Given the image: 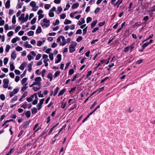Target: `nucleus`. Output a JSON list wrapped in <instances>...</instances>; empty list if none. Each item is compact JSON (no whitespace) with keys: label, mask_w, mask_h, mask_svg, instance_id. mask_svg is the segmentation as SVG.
Returning a JSON list of instances; mask_svg holds the SVG:
<instances>
[{"label":"nucleus","mask_w":155,"mask_h":155,"mask_svg":"<svg viewBox=\"0 0 155 155\" xmlns=\"http://www.w3.org/2000/svg\"><path fill=\"white\" fill-rule=\"evenodd\" d=\"M77 43L75 42H72L69 47V52L72 53L75 51V48L76 46Z\"/></svg>","instance_id":"nucleus-1"},{"label":"nucleus","mask_w":155,"mask_h":155,"mask_svg":"<svg viewBox=\"0 0 155 155\" xmlns=\"http://www.w3.org/2000/svg\"><path fill=\"white\" fill-rule=\"evenodd\" d=\"M45 100V98H43L40 100L39 103L38 104L37 106L38 110H39L41 107V105L43 103V102Z\"/></svg>","instance_id":"nucleus-2"},{"label":"nucleus","mask_w":155,"mask_h":155,"mask_svg":"<svg viewBox=\"0 0 155 155\" xmlns=\"http://www.w3.org/2000/svg\"><path fill=\"white\" fill-rule=\"evenodd\" d=\"M70 42V39H62V42L60 44V45L64 46L67 43H69Z\"/></svg>","instance_id":"nucleus-3"},{"label":"nucleus","mask_w":155,"mask_h":155,"mask_svg":"<svg viewBox=\"0 0 155 155\" xmlns=\"http://www.w3.org/2000/svg\"><path fill=\"white\" fill-rule=\"evenodd\" d=\"M61 54H58L57 55V58L58 59L55 61V63H58L61 61Z\"/></svg>","instance_id":"nucleus-4"},{"label":"nucleus","mask_w":155,"mask_h":155,"mask_svg":"<svg viewBox=\"0 0 155 155\" xmlns=\"http://www.w3.org/2000/svg\"><path fill=\"white\" fill-rule=\"evenodd\" d=\"M30 122L31 121L30 120L25 122L24 123V124L23 126V127L25 129L29 125Z\"/></svg>","instance_id":"nucleus-5"},{"label":"nucleus","mask_w":155,"mask_h":155,"mask_svg":"<svg viewBox=\"0 0 155 155\" xmlns=\"http://www.w3.org/2000/svg\"><path fill=\"white\" fill-rule=\"evenodd\" d=\"M27 64V63L25 62L22 63L20 66L19 68L21 70H23L25 67L26 66Z\"/></svg>","instance_id":"nucleus-6"},{"label":"nucleus","mask_w":155,"mask_h":155,"mask_svg":"<svg viewBox=\"0 0 155 155\" xmlns=\"http://www.w3.org/2000/svg\"><path fill=\"white\" fill-rule=\"evenodd\" d=\"M33 62L32 61L31 63L28 64V70L29 72H31L32 70V66L33 65Z\"/></svg>","instance_id":"nucleus-7"},{"label":"nucleus","mask_w":155,"mask_h":155,"mask_svg":"<svg viewBox=\"0 0 155 155\" xmlns=\"http://www.w3.org/2000/svg\"><path fill=\"white\" fill-rule=\"evenodd\" d=\"M10 0H8L7 1L5 4V7L6 8L8 9L10 8Z\"/></svg>","instance_id":"nucleus-8"},{"label":"nucleus","mask_w":155,"mask_h":155,"mask_svg":"<svg viewBox=\"0 0 155 155\" xmlns=\"http://www.w3.org/2000/svg\"><path fill=\"white\" fill-rule=\"evenodd\" d=\"M28 15L27 14L26 15L25 17H24V18L23 20H22L21 21V23H23L24 22H26L28 20Z\"/></svg>","instance_id":"nucleus-9"},{"label":"nucleus","mask_w":155,"mask_h":155,"mask_svg":"<svg viewBox=\"0 0 155 155\" xmlns=\"http://www.w3.org/2000/svg\"><path fill=\"white\" fill-rule=\"evenodd\" d=\"M15 52V51H14L12 52L11 54V57L13 59H15L16 57V54Z\"/></svg>","instance_id":"nucleus-10"},{"label":"nucleus","mask_w":155,"mask_h":155,"mask_svg":"<svg viewBox=\"0 0 155 155\" xmlns=\"http://www.w3.org/2000/svg\"><path fill=\"white\" fill-rule=\"evenodd\" d=\"M38 98L37 97V95H36L35 96V100H34L32 103V104L33 105H35L36 104L38 103Z\"/></svg>","instance_id":"nucleus-11"},{"label":"nucleus","mask_w":155,"mask_h":155,"mask_svg":"<svg viewBox=\"0 0 155 155\" xmlns=\"http://www.w3.org/2000/svg\"><path fill=\"white\" fill-rule=\"evenodd\" d=\"M24 45L26 48H31L32 47L31 45L28 44L27 41H26Z\"/></svg>","instance_id":"nucleus-12"},{"label":"nucleus","mask_w":155,"mask_h":155,"mask_svg":"<svg viewBox=\"0 0 155 155\" xmlns=\"http://www.w3.org/2000/svg\"><path fill=\"white\" fill-rule=\"evenodd\" d=\"M47 78H48L50 79V81H51L52 80L53 78V75L51 73H49L47 76Z\"/></svg>","instance_id":"nucleus-13"},{"label":"nucleus","mask_w":155,"mask_h":155,"mask_svg":"<svg viewBox=\"0 0 155 155\" xmlns=\"http://www.w3.org/2000/svg\"><path fill=\"white\" fill-rule=\"evenodd\" d=\"M10 69L11 71H12L15 69V66L14 65V63L12 62V63H10Z\"/></svg>","instance_id":"nucleus-14"},{"label":"nucleus","mask_w":155,"mask_h":155,"mask_svg":"<svg viewBox=\"0 0 155 155\" xmlns=\"http://www.w3.org/2000/svg\"><path fill=\"white\" fill-rule=\"evenodd\" d=\"M20 0H18V2L17 4V5L16 6V8H21L22 7V6L23 5V3H19Z\"/></svg>","instance_id":"nucleus-15"},{"label":"nucleus","mask_w":155,"mask_h":155,"mask_svg":"<svg viewBox=\"0 0 155 155\" xmlns=\"http://www.w3.org/2000/svg\"><path fill=\"white\" fill-rule=\"evenodd\" d=\"M41 81V78L40 77H38L36 78L35 79V81L39 83H41L40 82Z\"/></svg>","instance_id":"nucleus-16"},{"label":"nucleus","mask_w":155,"mask_h":155,"mask_svg":"<svg viewBox=\"0 0 155 155\" xmlns=\"http://www.w3.org/2000/svg\"><path fill=\"white\" fill-rule=\"evenodd\" d=\"M97 21V20L94 21L93 22L91 23V28H93L96 24Z\"/></svg>","instance_id":"nucleus-17"},{"label":"nucleus","mask_w":155,"mask_h":155,"mask_svg":"<svg viewBox=\"0 0 155 155\" xmlns=\"http://www.w3.org/2000/svg\"><path fill=\"white\" fill-rule=\"evenodd\" d=\"M80 20H81V21H78V24L79 25H81L82 24H84L85 23V20L83 18H81Z\"/></svg>","instance_id":"nucleus-18"},{"label":"nucleus","mask_w":155,"mask_h":155,"mask_svg":"<svg viewBox=\"0 0 155 155\" xmlns=\"http://www.w3.org/2000/svg\"><path fill=\"white\" fill-rule=\"evenodd\" d=\"M72 23L71 21L68 19H66L64 22V24L65 25H68L71 24Z\"/></svg>","instance_id":"nucleus-19"},{"label":"nucleus","mask_w":155,"mask_h":155,"mask_svg":"<svg viewBox=\"0 0 155 155\" xmlns=\"http://www.w3.org/2000/svg\"><path fill=\"white\" fill-rule=\"evenodd\" d=\"M25 113L26 116L27 118H29L31 116V112L30 111H27L26 112L25 111Z\"/></svg>","instance_id":"nucleus-20"},{"label":"nucleus","mask_w":155,"mask_h":155,"mask_svg":"<svg viewBox=\"0 0 155 155\" xmlns=\"http://www.w3.org/2000/svg\"><path fill=\"white\" fill-rule=\"evenodd\" d=\"M79 5V3H76L74 4L71 7L72 9H74L75 8H77V7H78Z\"/></svg>","instance_id":"nucleus-21"},{"label":"nucleus","mask_w":155,"mask_h":155,"mask_svg":"<svg viewBox=\"0 0 155 155\" xmlns=\"http://www.w3.org/2000/svg\"><path fill=\"white\" fill-rule=\"evenodd\" d=\"M66 90L65 88L64 89L62 90L58 94V96H59L60 95H63L64 93L65 92Z\"/></svg>","instance_id":"nucleus-22"},{"label":"nucleus","mask_w":155,"mask_h":155,"mask_svg":"<svg viewBox=\"0 0 155 155\" xmlns=\"http://www.w3.org/2000/svg\"><path fill=\"white\" fill-rule=\"evenodd\" d=\"M34 98V95L31 96L30 97L27 98V100L28 102H31Z\"/></svg>","instance_id":"nucleus-23"},{"label":"nucleus","mask_w":155,"mask_h":155,"mask_svg":"<svg viewBox=\"0 0 155 155\" xmlns=\"http://www.w3.org/2000/svg\"><path fill=\"white\" fill-rule=\"evenodd\" d=\"M60 73H61V72L59 71V70L55 72L54 74V78H56L58 75H59V74H60Z\"/></svg>","instance_id":"nucleus-24"},{"label":"nucleus","mask_w":155,"mask_h":155,"mask_svg":"<svg viewBox=\"0 0 155 155\" xmlns=\"http://www.w3.org/2000/svg\"><path fill=\"white\" fill-rule=\"evenodd\" d=\"M41 27L40 26H38L36 30V32L37 33H40L41 32Z\"/></svg>","instance_id":"nucleus-25"},{"label":"nucleus","mask_w":155,"mask_h":155,"mask_svg":"<svg viewBox=\"0 0 155 155\" xmlns=\"http://www.w3.org/2000/svg\"><path fill=\"white\" fill-rule=\"evenodd\" d=\"M30 4L31 6L33 7H35V6H36V2L34 1H31L30 3Z\"/></svg>","instance_id":"nucleus-26"},{"label":"nucleus","mask_w":155,"mask_h":155,"mask_svg":"<svg viewBox=\"0 0 155 155\" xmlns=\"http://www.w3.org/2000/svg\"><path fill=\"white\" fill-rule=\"evenodd\" d=\"M28 105L26 102H24V104L21 106V107L24 108L26 109L27 108V106Z\"/></svg>","instance_id":"nucleus-27"},{"label":"nucleus","mask_w":155,"mask_h":155,"mask_svg":"<svg viewBox=\"0 0 155 155\" xmlns=\"http://www.w3.org/2000/svg\"><path fill=\"white\" fill-rule=\"evenodd\" d=\"M41 87V86H38V87H33V89L35 91H37L39 89H40Z\"/></svg>","instance_id":"nucleus-28"},{"label":"nucleus","mask_w":155,"mask_h":155,"mask_svg":"<svg viewBox=\"0 0 155 155\" xmlns=\"http://www.w3.org/2000/svg\"><path fill=\"white\" fill-rule=\"evenodd\" d=\"M16 22V17L15 15H14L12 18V22L13 24H15V23Z\"/></svg>","instance_id":"nucleus-29"},{"label":"nucleus","mask_w":155,"mask_h":155,"mask_svg":"<svg viewBox=\"0 0 155 155\" xmlns=\"http://www.w3.org/2000/svg\"><path fill=\"white\" fill-rule=\"evenodd\" d=\"M31 111L32 114H35L37 112V108L34 107L32 109Z\"/></svg>","instance_id":"nucleus-30"},{"label":"nucleus","mask_w":155,"mask_h":155,"mask_svg":"<svg viewBox=\"0 0 155 155\" xmlns=\"http://www.w3.org/2000/svg\"><path fill=\"white\" fill-rule=\"evenodd\" d=\"M25 16L24 14H22L21 15V16L19 17L18 18V20L20 21H21L22 20H23L24 18V17Z\"/></svg>","instance_id":"nucleus-31"},{"label":"nucleus","mask_w":155,"mask_h":155,"mask_svg":"<svg viewBox=\"0 0 155 155\" xmlns=\"http://www.w3.org/2000/svg\"><path fill=\"white\" fill-rule=\"evenodd\" d=\"M18 97L17 96H15L14 97L13 99L11 101V103H13L14 101H15L17 100Z\"/></svg>","instance_id":"nucleus-32"},{"label":"nucleus","mask_w":155,"mask_h":155,"mask_svg":"<svg viewBox=\"0 0 155 155\" xmlns=\"http://www.w3.org/2000/svg\"><path fill=\"white\" fill-rule=\"evenodd\" d=\"M36 18H33L32 20L31 21V25L34 24L36 22Z\"/></svg>","instance_id":"nucleus-33"},{"label":"nucleus","mask_w":155,"mask_h":155,"mask_svg":"<svg viewBox=\"0 0 155 155\" xmlns=\"http://www.w3.org/2000/svg\"><path fill=\"white\" fill-rule=\"evenodd\" d=\"M34 32L33 31H30L28 33V36H30L33 35Z\"/></svg>","instance_id":"nucleus-34"},{"label":"nucleus","mask_w":155,"mask_h":155,"mask_svg":"<svg viewBox=\"0 0 155 155\" xmlns=\"http://www.w3.org/2000/svg\"><path fill=\"white\" fill-rule=\"evenodd\" d=\"M4 84H8L9 80L7 79H4L3 80Z\"/></svg>","instance_id":"nucleus-35"},{"label":"nucleus","mask_w":155,"mask_h":155,"mask_svg":"<svg viewBox=\"0 0 155 155\" xmlns=\"http://www.w3.org/2000/svg\"><path fill=\"white\" fill-rule=\"evenodd\" d=\"M62 8L61 7L59 6L57 8L58 10V14H59L62 10Z\"/></svg>","instance_id":"nucleus-36"},{"label":"nucleus","mask_w":155,"mask_h":155,"mask_svg":"<svg viewBox=\"0 0 155 155\" xmlns=\"http://www.w3.org/2000/svg\"><path fill=\"white\" fill-rule=\"evenodd\" d=\"M50 20L49 19H47V18H44L43 20V22L49 24Z\"/></svg>","instance_id":"nucleus-37"},{"label":"nucleus","mask_w":155,"mask_h":155,"mask_svg":"<svg viewBox=\"0 0 155 155\" xmlns=\"http://www.w3.org/2000/svg\"><path fill=\"white\" fill-rule=\"evenodd\" d=\"M51 7V5L50 4H46L45 5V8L47 9H48Z\"/></svg>","instance_id":"nucleus-38"},{"label":"nucleus","mask_w":155,"mask_h":155,"mask_svg":"<svg viewBox=\"0 0 155 155\" xmlns=\"http://www.w3.org/2000/svg\"><path fill=\"white\" fill-rule=\"evenodd\" d=\"M41 56V54H38L36 56L35 58V60H39Z\"/></svg>","instance_id":"nucleus-39"},{"label":"nucleus","mask_w":155,"mask_h":155,"mask_svg":"<svg viewBox=\"0 0 155 155\" xmlns=\"http://www.w3.org/2000/svg\"><path fill=\"white\" fill-rule=\"evenodd\" d=\"M15 49L17 51H19L22 50V48L21 47L18 46L16 47Z\"/></svg>","instance_id":"nucleus-40"},{"label":"nucleus","mask_w":155,"mask_h":155,"mask_svg":"<svg viewBox=\"0 0 155 155\" xmlns=\"http://www.w3.org/2000/svg\"><path fill=\"white\" fill-rule=\"evenodd\" d=\"M149 45V43H148L147 42L145 43L142 45V48H143V49H144L147 46Z\"/></svg>","instance_id":"nucleus-41"},{"label":"nucleus","mask_w":155,"mask_h":155,"mask_svg":"<svg viewBox=\"0 0 155 155\" xmlns=\"http://www.w3.org/2000/svg\"><path fill=\"white\" fill-rule=\"evenodd\" d=\"M49 58L52 61L53 60L54 57L53 53H51L49 54Z\"/></svg>","instance_id":"nucleus-42"},{"label":"nucleus","mask_w":155,"mask_h":155,"mask_svg":"<svg viewBox=\"0 0 155 155\" xmlns=\"http://www.w3.org/2000/svg\"><path fill=\"white\" fill-rule=\"evenodd\" d=\"M60 22L59 21L58 19H56L55 21V23H53V24L54 26H55L57 25H58L59 24Z\"/></svg>","instance_id":"nucleus-43"},{"label":"nucleus","mask_w":155,"mask_h":155,"mask_svg":"<svg viewBox=\"0 0 155 155\" xmlns=\"http://www.w3.org/2000/svg\"><path fill=\"white\" fill-rule=\"evenodd\" d=\"M0 98L1 99L2 101H4L5 99V97L3 94H1L0 95Z\"/></svg>","instance_id":"nucleus-44"},{"label":"nucleus","mask_w":155,"mask_h":155,"mask_svg":"<svg viewBox=\"0 0 155 155\" xmlns=\"http://www.w3.org/2000/svg\"><path fill=\"white\" fill-rule=\"evenodd\" d=\"M59 88L58 87H56L54 91V93L53 94L54 96H55L56 94L58 91V89Z\"/></svg>","instance_id":"nucleus-45"},{"label":"nucleus","mask_w":155,"mask_h":155,"mask_svg":"<svg viewBox=\"0 0 155 155\" xmlns=\"http://www.w3.org/2000/svg\"><path fill=\"white\" fill-rule=\"evenodd\" d=\"M92 18L91 17H88L87 18L86 22L87 23H88L90 22L91 21Z\"/></svg>","instance_id":"nucleus-46"},{"label":"nucleus","mask_w":155,"mask_h":155,"mask_svg":"<svg viewBox=\"0 0 155 155\" xmlns=\"http://www.w3.org/2000/svg\"><path fill=\"white\" fill-rule=\"evenodd\" d=\"M10 48V46L8 45H7L6 46L5 50L7 52L9 51V50Z\"/></svg>","instance_id":"nucleus-47"},{"label":"nucleus","mask_w":155,"mask_h":155,"mask_svg":"<svg viewBox=\"0 0 155 155\" xmlns=\"http://www.w3.org/2000/svg\"><path fill=\"white\" fill-rule=\"evenodd\" d=\"M27 58L28 60L29 61L31 60L33 58V57H32L31 55L28 54L27 56Z\"/></svg>","instance_id":"nucleus-48"},{"label":"nucleus","mask_w":155,"mask_h":155,"mask_svg":"<svg viewBox=\"0 0 155 155\" xmlns=\"http://www.w3.org/2000/svg\"><path fill=\"white\" fill-rule=\"evenodd\" d=\"M41 25L42 27H44L45 26L46 27H48L49 25V24H46L44 23H41Z\"/></svg>","instance_id":"nucleus-49"},{"label":"nucleus","mask_w":155,"mask_h":155,"mask_svg":"<svg viewBox=\"0 0 155 155\" xmlns=\"http://www.w3.org/2000/svg\"><path fill=\"white\" fill-rule=\"evenodd\" d=\"M13 32L12 31H11L7 33V35L8 37H10L13 35Z\"/></svg>","instance_id":"nucleus-50"},{"label":"nucleus","mask_w":155,"mask_h":155,"mask_svg":"<svg viewBox=\"0 0 155 155\" xmlns=\"http://www.w3.org/2000/svg\"><path fill=\"white\" fill-rule=\"evenodd\" d=\"M48 15L49 16L51 17H52L54 16V13L52 12H49Z\"/></svg>","instance_id":"nucleus-51"},{"label":"nucleus","mask_w":155,"mask_h":155,"mask_svg":"<svg viewBox=\"0 0 155 155\" xmlns=\"http://www.w3.org/2000/svg\"><path fill=\"white\" fill-rule=\"evenodd\" d=\"M8 61V58H5L4 59V63L5 65H6Z\"/></svg>","instance_id":"nucleus-52"},{"label":"nucleus","mask_w":155,"mask_h":155,"mask_svg":"<svg viewBox=\"0 0 155 155\" xmlns=\"http://www.w3.org/2000/svg\"><path fill=\"white\" fill-rule=\"evenodd\" d=\"M70 5L69 4H67L66 5L65 8L64 9V11H65L67 10H68L69 8L70 7Z\"/></svg>","instance_id":"nucleus-53"},{"label":"nucleus","mask_w":155,"mask_h":155,"mask_svg":"<svg viewBox=\"0 0 155 155\" xmlns=\"http://www.w3.org/2000/svg\"><path fill=\"white\" fill-rule=\"evenodd\" d=\"M100 9L101 8H100L97 7L95 10L94 12L96 14L98 13L100 11Z\"/></svg>","instance_id":"nucleus-54"},{"label":"nucleus","mask_w":155,"mask_h":155,"mask_svg":"<svg viewBox=\"0 0 155 155\" xmlns=\"http://www.w3.org/2000/svg\"><path fill=\"white\" fill-rule=\"evenodd\" d=\"M21 29V27L17 26L16 27L15 29V33H17Z\"/></svg>","instance_id":"nucleus-55"},{"label":"nucleus","mask_w":155,"mask_h":155,"mask_svg":"<svg viewBox=\"0 0 155 155\" xmlns=\"http://www.w3.org/2000/svg\"><path fill=\"white\" fill-rule=\"evenodd\" d=\"M130 49V47L129 46H127L125 47L124 50V51L125 52H127Z\"/></svg>","instance_id":"nucleus-56"},{"label":"nucleus","mask_w":155,"mask_h":155,"mask_svg":"<svg viewBox=\"0 0 155 155\" xmlns=\"http://www.w3.org/2000/svg\"><path fill=\"white\" fill-rule=\"evenodd\" d=\"M105 23V21H103L101 22H100L98 24V25L99 26L101 27L104 25Z\"/></svg>","instance_id":"nucleus-57"},{"label":"nucleus","mask_w":155,"mask_h":155,"mask_svg":"<svg viewBox=\"0 0 155 155\" xmlns=\"http://www.w3.org/2000/svg\"><path fill=\"white\" fill-rule=\"evenodd\" d=\"M41 83H39L36 81L33 83L34 85H37L38 86H41Z\"/></svg>","instance_id":"nucleus-58"},{"label":"nucleus","mask_w":155,"mask_h":155,"mask_svg":"<svg viewBox=\"0 0 155 155\" xmlns=\"http://www.w3.org/2000/svg\"><path fill=\"white\" fill-rule=\"evenodd\" d=\"M82 33V30L80 29H79L76 31V34H81Z\"/></svg>","instance_id":"nucleus-59"},{"label":"nucleus","mask_w":155,"mask_h":155,"mask_svg":"<svg viewBox=\"0 0 155 155\" xmlns=\"http://www.w3.org/2000/svg\"><path fill=\"white\" fill-rule=\"evenodd\" d=\"M42 44V42L41 41H37V45L38 46H41Z\"/></svg>","instance_id":"nucleus-60"},{"label":"nucleus","mask_w":155,"mask_h":155,"mask_svg":"<svg viewBox=\"0 0 155 155\" xmlns=\"http://www.w3.org/2000/svg\"><path fill=\"white\" fill-rule=\"evenodd\" d=\"M26 72H27V70L25 69V71H24L23 73L22 74H21V78H23V77H24L25 76V74H26Z\"/></svg>","instance_id":"nucleus-61"},{"label":"nucleus","mask_w":155,"mask_h":155,"mask_svg":"<svg viewBox=\"0 0 155 155\" xmlns=\"http://www.w3.org/2000/svg\"><path fill=\"white\" fill-rule=\"evenodd\" d=\"M74 73V70L73 69L70 70L69 71V74L70 75H72Z\"/></svg>","instance_id":"nucleus-62"},{"label":"nucleus","mask_w":155,"mask_h":155,"mask_svg":"<svg viewBox=\"0 0 155 155\" xmlns=\"http://www.w3.org/2000/svg\"><path fill=\"white\" fill-rule=\"evenodd\" d=\"M27 79L26 78H23L21 81V83L22 84H24L27 81Z\"/></svg>","instance_id":"nucleus-63"},{"label":"nucleus","mask_w":155,"mask_h":155,"mask_svg":"<svg viewBox=\"0 0 155 155\" xmlns=\"http://www.w3.org/2000/svg\"><path fill=\"white\" fill-rule=\"evenodd\" d=\"M15 74L17 75H19L20 74V71L19 70L17 69L15 70Z\"/></svg>","instance_id":"nucleus-64"}]
</instances>
